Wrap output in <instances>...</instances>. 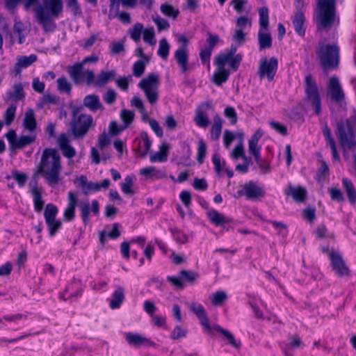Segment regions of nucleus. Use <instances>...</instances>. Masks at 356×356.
<instances>
[{"instance_id": "1", "label": "nucleus", "mask_w": 356, "mask_h": 356, "mask_svg": "<svg viewBox=\"0 0 356 356\" xmlns=\"http://www.w3.org/2000/svg\"><path fill=\"white\" fill-rule=\"evenodd\" d=\"M60 156L58 151L54 148H46L33 177L36 179L39 175H42L47 184L52 186L60 182Z\"/></svg>"}, {"instance_id": "2", "label": "nucleus", "mask_w": 356, "mask_h": 356, "mask_svg": "<svg viewBox=\"0 0 356 356\" xmlns=\"http://www.w3.org/2000/svg\"><path fill=\"white\" fill-rule=\"evenodd\" d=\"M315 53L318 65L324 74H328L339 68L340 47L337 42L326 43L323 40H319Z\"/></svg>"}, {"instance_id": "3", "label": "nucleus", "mask_w": 356, "mask_h": 356, "mask_svg": "<svg viewBox=\"0 0 356 356\" xmlns=\"http://www.w3.org/2000/svg\"><path fill=\"white\" fill-rule=\"evenodd\" d=\"M62 0H44V5L39 4L33 10L38 22L45 32H53L56 24L51 17H58L63 11Z\"/></svg>"}, {"instance_id": "4", "label": "nucleus", "mask_w": 356, "mask_h": 356, "mask_svg": "<svg viewBox=\"0 0 356 356\" xmlns=\"http://www.w3.org/2000/svg\"><path fill=\"white\" fill-rule=\"evenodd\" d=\"M336 136L343 152L356 147V114L337 122Z\"/></svg>"}, {"instance_id": "5", "label": "nucleus", "mask_w": 356, "mask_h": 356, "mask_svg": "<svg viewBox=\"0 0 356 356\" xmlns=\"http://www.w3.org/2000/svg\"><path fill=\"white\" fill-rule=\"evenodd\" d=\"M305 102L310 104L316 115L321 114V98L318 87L315 79L311 74L305 76L304 79Z\"/></svg>"}, {"instance_id": "6", "label": "nucleus", "mask_w": 356, "mask_h": 356, "mask_svg": "<svg viewBox=\"0 0 356 356\" xmlns=\"http://www.w3.org/2000/svg\"><path fill=\"white\" fill-rule=\"evenodd\" d=\"M326 96L331 102L340 109L346 108V94L339 78L336 75L330 76L327 83Z\"/></svg>"}, {"instance_id": "7", "label": "nucleus", "mask_w": 356, "mask_h": 356, "mask_svg": "<svg viewBox=\"0 0 356 356\" xmlns=\"http://www.w3.org/2000/svg\"><path fill=\"white\" fill-rule=\"evenodd\" d=\"M67 73L74 85L85 83L87 86L93 85L95 74L92 70H83L81 64L74 63L67 67Z\"/></svg>"}, {"instance_id": "8", "label": "nucleus", "mask_w": 356, "mask_h": 356, "mask_svg": "<svg viewBox=\"0 0 356 356\" xmlns=\"http://www.w3.org/2000/svg\"><path fill=\"white\" fill-rule=\"evenodd\" d=\"M278 68V60L275 56L269 60L266 58H261L258 69V76L260 79L266 77L268 81H272L277 73Z\"/></svg>"}, {"instance_id": "9", "label": "nucleus", "mask_w": 356, "mask_h": 356, "mask_svg": "<svg viewBox=\"0 0 356 356\" xmlns=\"http://www.w3.org/2000/svg\"><path fill=\"white\" fill-rule=\"evenodd\" d=\"M92 120V117L86 114H81L77 119L72 120L71 127L74 136L76 138L84 136L88 133Z\"/></svg>"}, {"instance_id": "10", "label": "nucleus", "mask_w": 356, "mask_h": 356, "mask_svg": "<svg viewBox=\"0 0 356 356\" xmlns=\"http://www.w3.org/2000/svg\"><path fill=\"white\" fill-rule=\"evenodd\" d=\"M79 182V186L82 188L84 195H88L90 192H97L101 188H108L110 186V180L104 179L100 183L95 181H88L87 177L81 175L76 179Z\"/></svg>"}, {"instance_id": "11", "label": "nucleus", "mask_w": 356, "mask_h": 356, "mask_svg": "<svg viewBox=\"0 0 356 356\" xmlns=\"http://www.w3.org/2000/svg\"><path fill=\"white\" fill-rule=\"evenodd\" d=\"M243 188L238 190L237 193L239 196L245 195L247 200H252L264 196L265 193L263 188L259 186L254 181L250 180L242 186Z\"/></svg>"}, {"instance_id": "12", "label": "nucleus", "mask_w": 356, "mask_h": 356, "mask_svg": "<svg viewBox=\"0 0 356 356\" xmlns=\"http://www.w3.org/2000/svg\"><path fill=\"white\" fill-rule=\"evenodd\" d=\"M329 257L331 266L339 277L348 276L350 275V270L339 252L332 251L329 253Z\"/></svg>"}, {"instance_id": "13", "label": "nucleus", "mask_w": 356, "mask_h": 356, "mask_svg": "<svg viewBox=\"0 0 356 356\" xmlns=\"http://www.w3.org/2000/svg\"><path fill=\"white\" fill-rule=\"evenodd\" d=\"M190 310L194 313L199 319L204 332L207 334H212V327L209 324V321L204 307L200 303H192L190 306Z\"/></svg>"}, {"instance_id": "14", "label": "nucleus", "mask_w": 356, "mask_h": 356, "mask_svg": "<svg viewBox=\"0 0 356 356\" xmlns=\"http://www.w3.org/2000/svg\"><path fill=\"white\" fill-rule=\"evenodd\" d=\"M207 216L213 225L226 229L227 231L229 229V225L234 221L232 218L225 216L223 213L213 209L207 213Z\"/></svg>"}, {"instance_id": "15", "label": "nucleus", "mask_w": 356, "mask_h": 356, "mask_svg": "<svg viewBox=\"0 0 356 356\" xmlns=\"http://www.w3.org/2000/svg\"><path fill=\"white\" fill-rule=\"evenodd\" d=\"M67 205L63 212V219L66 222H71L75 218L76 207L78 204L76 193L70 191L67 193Z\"/></svg>"}, {"instance_id": "16", "label": "nucleus", "mask_w": 356, "mask_h": 356, "mask_svg": "<svg viewBox=\"0 0 356 356\" xmlns=\"http://www.w3.org/2000/svg\"><path fill=\"white\" fill-rule=\"evenodd\" d=\"M211 108V104L210 102L207 101L202 103L200 107L195 109L194 122L198 127L205 129L210 124V120L208 117L204 115V111Z\"/></svg>"}, {"instance_id": "17", "label": "nucleus", "mask_w": 356, "mask_h": 356, "mask_svg": "<svg viewBox=\"0 0 356 356\" xmlns=\"http://www.w3.org/2000/svg\"><path fill=\"white\" fill-rule=\"evenodd\" d=\"M124 338L129 345L135 348H139L142 346H155L154 342L151 341L149 339L140 335L138 333L125 332Z\"/></svg>"}, {"instance_id": "18", "label": "nucleus", "mask_w": 356, "mask_h": 356, "mask_svg": "<svg viewBox=\"0 0 356 356\" xmlns=\"http://www.w3.org/2000/svg\"><path fill=\"white\" fill-rule=\"evenodd\" d=\"M306 19L302 8L296 9L292 19V24L295 32L300 37H304L306 31Z\"/></svg>"}, {"instance_id": "19", "label": "nucleus", "mask_w": 356, "mask_h": 356, "mask_svg": "<svg viewBox=\"0 0 356 356\" xmlns=\"http://www.w3.org/2000/svg\"><path fill=\"white\" fill-rule=\"evenodd\" d=\"M213 64L217 67V70L213 74L212 82L218 86H221L222 83L228 80L230 70L223 67L221 63L218 64L213 62Z\"/></svg>"}, {"instance_id": "20", "label": "nucleus", "mask_w": 356, "mask_h": 356, "mask_svg": "<svg viewBox=\"0 0 356 356\" xmlns=\"http://www.w3.org/2000/svg\"><path fill=\"white\" fill-rule=\"evenodd\" d=\"M323 135L325 138L326 145L331 149L332 159L334 161H339L340 158L337 151V144L332 136L331 130L327 124L323 128Z\"/></svg>"}, {"instance_id": "21", "label": "nucleus", "mask_w": 356, "mask_h": 356, "mask_svg": "<svg viewBox=\"0 0 356 356\" xmlns=\"http://www.w3.org/2000/svg\"><path fill=\"white\" fill-rule=\"evenodd\" d=\"M58 146L62 151L63 155L67 158L72 159L76 154L75 149L70 145V140L65 134H61L58 138Z\"/></svg>"}, {"instance_id": "22", "label": "nucleus", "mask_w": 356, "mask_h": 356, "mask_svg": "<svg viewBox=\"0 0 356 356\" xmlns=\"http://www.w3.org/2000/svg\"><path fill=\"white\" fill-rule=\"evenodd\" d=\"M284 194L286 196H291L296 202H302L307 197V191L304 187L298 186L295 187L291 184L284 190Z\"/></svg>"}, {"instance_id": "23", "label": "nucleus", "mask_w": 356, "mask_h": 356, "mask_svg": "<svg viewBox=\"0 0 356 356\" xmlns=\"http://www.w3.org/2000/svg\"><path fill=\"white\" fill-rule=\"evenodd\" d=\"M38 57L35 54L29 56H19L17 57V63L14 65V72L15 75L20 74L22 68H26L33 63L36 61Z\"/></svg>"}, {"instance_id": "24", "label": "nucleus", "mask_w": 356, "mask_h": 356, "mask_svg": "<svg viewBox=\"0 0 356 356\" xmlns=\"http://www.w3.org/2000/svg\"><path fill=\"white\" fill-rule=\"evenodd\" d=\"M159 83V75L156 73L152 72L143 79L138 84L141 90L157 89Z\"/></svg>"}, {"instance_id": "25", "label": "nucleus", "mask_w": 356, "mask_h": 356, "mask_svg": "<svg viewBox=\"0 0 356 356\" xmlns=\"http://www.w3.org/2000/svg\"><path fill=\"white\" fill-rule=\"evenodd\" d=\"M140 175L148 177L153 180L163 179L166 177V172L164 169H157L154 166H149L140 169Z\"/></svg>"}, {"instance_id": "26", "label": "nucleus", "mask_w": 356, "mask_h": 356, "mask_svg": "<svg viewBox=\"0 0 356 356\" xmlns=\"http://www.w3.org/2000/svg\"><path fill=\"white\" fill-rule=\"evenodd\" d=\"M223 58L224 57H216L214 59V63H218V64L221 63L223 67H225V65L228 64L230 70L236 72L238 70L243 59V56L241 54H237L234 57H231L227 60H225Z\"/></svg>"}, {"instance_id": "27", "label": "nucleus", "mask_w": 356, "mask_h": 356, "mask_svg": "<svg viewBox=\"0 0 356 356\" xmlns=\"http://www.w3.org/2000/svg\"><path fill=\"white\" fill-rule=\"evenodd\" d=\"M83 105L92 112L104 110V106L100 102L99 96L95 94L85 96L83 100Z\"/></svg>"}, {"instance_id": "28", "label": "nucleus", "mask_w": 356, "mask_h": 356, "mask_svg": "<svg viewBox=\"0 0 356 356\" xmlns=\"http://www.w3.org/2000/svg\"><path fill=\"white\" fill-rule=\"evenodd\" d=\"M125 299L124 289L120 286H118L113 292L109 306L112 309H116L120 307Z\"/></svg>"}, {"instance_id": "29", "label": "nucleus", "mask_w": 356, "mask_h": 356, "mask_svg": "<svg viewBox=\"0 0 356 356\" xmlns=\"http://www.w3.org/2000/svg\"><path fill=\"white\" fill-rule=\"evenodd\" d=\"M174 58L177 65L181 68L182 74L186 73L188 70V54L187 50L177 49L174 53Z\"/></svg>"}, {"instance_id": "30", "label": "nucleus", "mask_w": 356, "mask_h": 356, "mask_svg": "<svg viewBox=\"0 0 356 356\" xmlns=\"http://www.w3.org/2000/svg\"><path fill=\"white\" fill-rule=\"evenodd\" d=\"M137 1L138 0H111L108 18L111 19L116 17V15H112V10L113 9L116 11L119 10L120 2H121L123 6L134 8L137 4Z\"/></svg>"}, {"instance_id": "31", "label": "nucleus", "mask_w": 356, "mask_h": 356, "mask_svg": "<svg viewBox=\"0 0 356 356\" xmlns=\"http://www.w3.org/2000/svg\"><path fill=\"white\" fill-rule=\"evenodd\" d=\"M31 193L33 199L34 210L35 212L40 213L43 209L44 202L42 200L41 192L38 189L36 184L31 186Z\"/></svg>"}, {"instance_id": "32", "label": "nucleus", "mask_w": 356, "mask_h": 356, "mask_svg": "<svg viewBox=\"0 0 356 356\" xmlns=\"http://www.w3.org/2000/svg\"><path fill=\"white\" fill-rule=\"evenodd\" d=\"M223 120L219 115H216L213 118V124L211 129V138L213 140H218L222 131Z\"/></svg>"}, {"instance_id": "33", "label": "nucleus", "mask_w": 356, "mask_h": 356, "mask_svg": "<svg viewBox=\"0 0 356 356\" xmlns=\"http://www.w3.org/2000/svg\"><path fill=\"white\" fill-rule=\"evenodd\" d=\"M169 146L167 143H163L159 147V152L152 154L149 160L152 163L165 162L168 159Z\"/></svg>"}, {"instance_id": "34", "label": "nucleus", "mask_w": 356, "mask_h": 356, "mask_svg": "<svg viewBox=\"0 0 356 356\" xmlns=\"http://www.w3.org/2000/svg\"><path fill=\"white\" fill-rule=\"evenodd\" d=\"M268 31L259 30L258 43L259 50L269 49L272 47V38Z\"/></svg>"}, {"instance_id": "35", "label": "nucleus", "mask_w": 356, "mask_h": 356, "mask_svg": "<svg viewBox=\"0 0 356 356\" xmlns=\"http://www.w3.org/2000/svg\"><path fill=\"white\" fill-rule=\"evenodd\" d=\"M115 75V70L111 71H102L99 74L97 75L96 79L95 78V82L93 85L96 87H102L106 84Z\"/></svg>"}, {"instance_id": "36", "label": "nucleus", "mask_w": 356, "mask_h": 356, "mask_svg": "<svg viewBox=\"0 0 356 356\" xmlns=\"http://www.w3.org/2000/svg\"><path fill=\"white\" fill-rule=\"evenodd\" d=\"M342 184L350 204H356V190L353 182L348 178L342 179Z\"/></svg>"}, {"instance_id": "37", "label": "nucleus", "mask_w": 356, "mask_h": 356, "mask_svg": "<svg viewBox=\"0 0 356 356\" xmlns=\"http://www.w3.org/2000/svg\"><path fill=\"white\" fill-rule=\"evenodd\" d=\"M23 125L30 132L35 130L37 123L33 109L30 108L26 112Z\"/></svg>"}, {"instance_id": "38", "label": "nucleus", "mask_w": 356, "mask_h": 356, "mask_svg": "<svg viewBox=\"0 0 356 356\" xmlns=\"http://www.w3.org/2000/svg\"><path fill=\"white\" fill-rule=\"evenodd\" d=\"M259 30L268 31L269 29V16L268 8L266 6L259 9Z\"/></svg>"}, {"instance_id": "39", "label": "nucleus", "mask_w": 356, "mask_h": 356, "mask_svg": "<svg viewBox=\"0 0 356 356\" xmlns=\"http://www.w3.org/2000/svg\"><path fill=\"white\" fill-rule=\"evenodd\" d=\"M14 90L13 91H8L6 92V98L5 99L6 101L10 100L11 99H15L16 100H23L25 98V94L24 92L23 86L21 83L14 85Z\"/></svg>"}, {"instance_id": "40", "label": "nucleus", "mask_w": 356, "mask_h": 356, "mask_svg": "<svg viewBox=\"0 0 356 356\" xmlns=\"http://www.w3.org/2000/svg\"><path fill=\"white\" fill-rule=\"evenodd\" d=\"M57 89L60 93H65L68 95H71L72 84L64 76L57 79Z\"/></svg>"}, {"instance_id": "41", "label": "nucleus", "mask_w": 356, "mask_h": 356, "mask_svg": "<svg viewBox=\"0 0 356 356\" xmlns=\"http://www.w3.org/2000/svg\"><path fill=\"white\" fill-rule=\"evenodd\" d=\"M216 330L220 333L228 341L229 343L235 348H238L239 346L237 344L234 335L227 330L222 328L218 325H215L212 327V330Z\"/></svg>"}, {"instance_id": "42", "label": "nucleus", "mask_w": 356, "mask_h": 356, "mask_svg": "<svg viewBox=\"0 0 356 356\" xmlns=\"http://www.w3.org/2000/svg\"><path fill=\"white\" fill-rule=\"evenodd\" d=\"M160 10L163 15L174 19L179 15V10L168 3H162L160 6Z\"/></svg>"}, {"instance_id": "43", "label": "nucleus", "mask_w": 356, "mask_h": 356, "mask_svg": "<svg viewBox=\"0 0 356 356\" xmlns=\"http://www.w3.org/2000/svg\"><path fill=\"white\" fill-rule=\"evenodd\" d=\"M58 209L56 205L49 203L46 205L44 211V218L45 222L56 220V217L58 214Z\"/></svg>"}, {"instance_id": "44", "label": "nucleus", "mask_w": 356, "mask_h": 356, "mask_svg": "<svg viewBox=\"0 0 356 356\" xmlns=\"http://www.w3.org/2000/svg\"><path fill=\"white\" fill-rule=\"evenodd\" d=\"M134 179V175H127L124 178V182L121 184V190L124 195H134L135 193V191L132 188Z\"/></svg>"}, {"instance_id": "45", "label": "nucleus", "mask_w": 356, "mask_h": 356, "mask_svg": "<svg viewBox=\"0 0 356 356\" xmlns=\"http://www.w3.org/2000/svg\"><path fill=\"white\" fill-rule=\"evenodd\" d=\"M152 21L156 24L159 32L168 31L170 28V23L165 19L162 18L158 14L152 16Z\"/></svg>"}, {"instance_id": "46", "label": "nucleus", "mask_w": 356, "mask_h": 356, "mask_svg": "<svg viewBox=\"0 0 356 356\" xmlns=\"http://www.w3.org/2000/svg\"><path fill=\"white\" fill-rule=\"evenodd\" d=\"M170 44L165 38H162L159 41L157 54L163 60L167 59L170 52Z\"/></svg>"}, {"instance_id": "47", "label": "nucleus", "mask_w": 356, "mask_h": 356, "mask_svg": "<svg viewBox=\"0 0 356 356\" xmlns=\"http://www.w3.org/2000/svg\"><path fill=\"white\" fill-rule=\"evenodd\" d=\"M169 230L177 243H186L188 241V236L182 230L175 227H170Z\"/></svg>"}, {"instance_id": "48", "label": "nucleus", "mask_w": 356, "mask_h": 356, "mask_svg": "<svg viewBox=\"0 0 356 356\" xmlns=\"http://www.w3.org/2000/svg\"><path fill=\"white\" fill-rule=\"evenodd\" d=\"M45 222L51 238L54 237L62 227V222L60 220H50Z\"/></svg>"}, {"instance_id": "49", "label": "nucleus", "mask_w": 356, "mask_h": 356, "mask_svg": "<svg viewBox=\"0 0 356 356\" xmlns=\"http://www.w3.org/2000/svg\"><path fill=\"white\" fill-rule=\"evenodd\" d=\"M318 162L321 164V167L316 172V179L319 181L323 179L326 176L330 174V168L328 165L323 159H319Z\"/></svg>"}, {"instance_id": "50", "label": "nucleus", "mask_w": 356, "mask_h": 356, "mask_svg": "<svg viewBox=\"0 0 356 356\" xmlns=\"http://www.w3.org/2000/svg\"><path fill=\"white\" fill-rule=\"evenodd\" d=\"M135 114L134 111L123 109L120 112V118L124 123L123 128L128 127L134 121Z\"/></svg>"}, {"instance_id": "51", "label": "nucleus", "mask_w": 356, "mask_h": 356, "mask_svg": "<svg viewBox=\"0 0 356 356\" xmlns=\"http://www.w3.org/2000/svg\"><path fill=\"white\" fill-rule=\"evenodd\" d=\"M36 136H21L17 141L15 143V145L17 149H22L31 143H33L35 140Z\"/></svg>"}, {"instance_id": "52", "label": "nucleus", "mask_w": 356, "mask_h": 356, "mask_svg": "<svg viewBox=\"0 0 356 356\" xmlns=\"http://www.w3.org/2000/svg\"><path fill=\"white\" fill-rule=\"evenodd\" d=\"M143 31V25L141 23L135 24L129 29L130 38L136 42L140 41L141 33Z\"/></svg>"}, {"instance_id": "53", "label": "nucleus", "mask_w": 356, "mask_h": 356, "mask_svg": "<svg viewBox=\"0 0 356 356\" xmlns=\"http://www.w3.org/2000/svg\"><path fill=\"white\" fill-rule=\"evenodd\" d=\"M227 299V295L224 291H217L213 293L211 303L214 306L221 305Z\"/></svg>"}, {"instance_id": "54", "label": "nucleus", "mask_w": 356, "mask_h": 356, "mask_svg": "<svg viewBox=\"0 0 356 356\" xmlns=\"http://www.w3.org/2000/svg\"><path fill=\"white\" fill-rule=\"evenodd\" d=\"M17 106L15 105H10L7 108L3 113V119L6 125H10L15 120Z\"/></svg>"}, {"instance_id": "55", "label": "nucleus", "mask_w": 356, "mask_h": 356, "mask_svg": "<svg viewBox=\"0 0 356 356\" xmlns=\"http://www.w3.org/2000/svg\"><path fill=\"white\" fill-rule=\"evenodd\" d=\"M264 133L261 129H257L248 140V150L258 149L257 144Z\"/></svg>"}, {"instance_id": "56", "label": "nucleus", "mask_w": 356, "mask_h": 356, "mask_svg": "<svg viewBox=\"0 0 356 356\" xmlns=\"http://www.w3.org/2000/svg\"><path fill=\"white\" fill-rule=\"evenodd\" d=\"M207 154V145L202 139H200L197 145V152L196 159L197 162L202 164L204 162Z\"/></svg>"}, {"instance_id": "57", "label": "nucleus", "mask_w": 356, "mask_h": 356, "mask_svg": "<svg viewBox=\"0 0 356 356\" xmlns=\"http://www.w3.org/2000/svg\"><path fill=\"white\" fill-rule=\"evenodd\" d=\"M110 53L111 55H118L125 51L124 40L113 42L109 45Z\"/></svg>"}, {"instance_id": "58", "label": "nucleus", "mask_w": 356, "mask_h": 356, "mask_svg": "<svg viewBox=\"0 0 356 356\" xmlns=\"http://www.w3.org/2000/svg\"><path fill=\"white\" fill-rule=\"evenodd\" d=\"M12 178L17 181L19 188H22L25 186L26 181L28 179V176L24 172H20L17 170H13L12 171Z\"/></svg>"}, {"instance_id": "59", "label": "nucleus", "mask_w": 356, "mask_h": 356, "mask_svg": "<svg viewBox=\"0 0 356 356\" xmlns=\"http://www.w3.org/2000/svg\"><path fill=\"white\" fill-rule=\"evenodd\" d=\"M148 63L143 60L136 61L133 65V74L136 77H140L145 72L146 65Z\"/></svg>"}, {"instance_id": "60", "label": "nucleus", "mask_w": 356, "mask_h": 356, "mask_svg": "<svg viewBox=\"0 0 356 356\" xmlns=\"http://www.w3.org/2000/svg\"><path fill=\"white\" fill-rule=\"evenodd\" d=\"M225 117L229 120L232 125L236 124L238 120L237 113L233 106H227L224 110Z\"/></svg>"}, {"instance_id": "61", "label": "nucleus", "mask_w": 356, "mask_h": 356, "mask_svg": "<svg viewBox=\"0 0 356 356\" xmlns=\"http://www.w3.org/2000/svg\"><path fill=\"white\" fill-rule=\"evenodd\" d=\"M143 40L150 45H154L156 43L155 33L154 27H149L143 29Z\"/></svg>"}, {"instance_id": "62", "label": "nucleus", "mask_w": 356, "mask_h": 356, "mask_svg": "<svg viewBox=\"0 0 356 356\" xmlns=\"http://www.w3.org/2000/svg\"><path fill=\"white\" fill-rule=\"evenodd\" d=\"M90 204L88 202H83L80 205L81 218L85 225H88L89 222L90 216Z\"/></svg>"}, {"instance_id": "63", "label": "nucleus", "mask_w": 356, "mask_h": 356, "mask_svg": "<svg viewBox=\"0 0 356 356\" xmlns=\"http://www.w3.org/2000/svg\"><path fill=\"white\" fill-rule=\"evenodd\" d=\"M231 157L235 161L238 160L239 158H243L245 159V157H247L245 154L244 148L242 143H238L235 146L231 152Z\"/></svg>"}, {"instance_id": "64", "label": "nucleus", "mask_w": 356, "mask_h": 356, "mask_svg": "<svg viewBox=\"0 0 356 356\" xmlns=\"http://www.w3.org/2000/svg\"><path fill=\"white\" fill-rule=\"evenodd\" d=\"M179 275L182 279L183 282L186 281L189 283H193L198 277V274L195 272L182 270L179 272Z\"/></svg>"}]
</instances>
